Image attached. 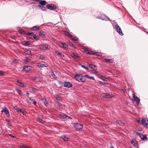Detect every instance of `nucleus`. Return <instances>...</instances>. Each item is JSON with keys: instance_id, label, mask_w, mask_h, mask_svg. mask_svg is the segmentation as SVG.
<instances>
[{"instance_id": "nucleus-1", "label": "nucleus", "mask_w": 148, "mask_h": 148, "mask_svg": "<svg viewBox=\"0 0 148 148\" xmlns=\"http://www.w3.org/2000/svg\"><path fill=\"white\" fill-rule=\"evenodd\" d=\"M136 134L139 136L143 140H148V138L146 135H143L142 134L138 132H136Z\"/></svg>"}, {"instance_id": "nucleus-2", "label": "nucleus", "mask_w": 148, "mask_h": 148, "mask_svg": "<svg viewBox=\"0 0 148 148\" xmlns=\"http://www.w3.org/2000/svg\"><path fill=\"white\" fill-rule=\"evenodd\" d=\"M40 48L42 50H47L49 49L50 48L49 45H48L42 44L40 45Z\"/></svg>"}, {"instance_id": "nucleus-3", "label": "nucleus", "mask_w": 148, "mask_h": 148, "mask_svg": "<svg viewBox=\"0 0 148 148\" xmlns=\"http://www.w3.org/2000/svg\"><path fill=\"white\" fill-rule=\"evenodd\" d=\"M103 98H110L114 97V95L112 94H107L105 93H103L101 95Z\"/></svg>"}, {"instance_id": "nucleus-4", "label": "nucleus", "mask_w": 148, "mask_h": 148, "mask_svg": "<svg viewBox=\"0 0 148 148\" xmlns=\"http://www.w3.org/2000/svg\"><path fill=\"white\" fill-rule=\"evenodd\" d=\"M115 28L116 30V31L117 32L121 35L123 36V33L122 30L121 29V28L120 27V26L116 24L115 25Z\"/></svg>"}, {"instance_id": "nucleus-5", "label": "nucleus", "mask_w": 148, "mask_h": 148, "mask_svg": "<svg viewBox=\"0 0 148 148\" xmlns=\"http://www.w3.org/2000/svg\"><path fill=\"white\" fill-rule=\"evenodd\" d=\"M142 123L143 124L144 126L146 127H148V119L143 118L141 120Z\"/></svg>"}, {"instance_id": "nucleus-6", "label": "nucleus", "mask_w": 148, "mask_h": 148, "mask_svg": "<svg viewBox=\"0 0 148 148\" xmlns=\"http://www.w3.org/2000/svg\"><path fill=\"white\" fill-rule=\"evenodd\" d=\"M74 126L75 129L77 130H81L83 127L82 125L78 123H75Z\"/></svg>"}, {"instance_id": "nucleus-7", "label": "nucleus", "mask_w": 148, "mask_h": 148, "mask_svg": "<svg viewBox=\"0 0 148 148\" xmlns=\"http://www.w3.org/2000/svg\"><path fill=\"white\" fill-rule=\"evenodd\" d=\"M47 7L48 9L51 10H54L57 9L56 6L52 4H48L47 5Z\"/></svg>"}, {"instance_id": "nucleus-8", "label": "nucleus", "mask_w": 148, "mask_h": 148, "mask_svg": "<svg viewBox=\"0 0 148 148\" xmlns=\"http://www.w3.org/2000/svg\"><path fill=\"white\" fill-rule=\"evenodd\" d=\"M133 98L134 101H136V104L138 105L140 101V99L137 97L134 94H133Z\"/></svg>"}, {"instance_id": "nucleus-9", "label": "nucleus", "mask_w": 148, "mask_h": 148, "mask_svg": "<svg viewBox=\"0 0 148 148\" xmlns=\"http://www.w3.org/2000/svg\"><path fill=\"white\" fill-rule=\"evenodd\" d=\"M32 67L30 66H26L23 67V70L25 71H29L31 70Z\"/></svg>"}, {"instance_id": "nucleus-10", "label": "nucleus", "mask_w": 148, "mask_h": 148, "mask_svg": "<svg viewBox=\"0 0 148 148\" xmlns=\"http://www.w3.org/2000/svg\"><path fill=\"white\" fill-rule=\"evenodd\" d=\"M72 84L69 82H65L64 83V86L67 88H70L72 86Z\"/></svg>"}, {"instance_id": "nucleus-11", "label": "nucleus", "mask_w": 148, "mask_h": 148, "mask_svg": "<svg viewBox=\"0 0 148 148\" xmlns=\"http://www.w3.org/2000/svg\"><path fill=\"white\" fill-rule=\"evenodd\" d=\"M59 46L61 48H62L64 49H66L68 48L67 45L66 43H63L62 42H61L60 43Z\"/></svg>"}, {"instance_id": "nucleus-12", "label": "nucleus", "mask_w": 148, "mask_h": 148, "mask_svg": "<svg viewBox=\"0 0 148 148\" xmlns=\"http://www.w3.org/2000/svg\"><path fill=\"white\" fill-rule=\"evenodd\" d=\"M81 74L78 73L76 74L75 76L74 77L75 79L79 82H80L81 80Z\"/></svg>"}, {"instance_id": "nucleus-13", "label": "nucleus", "mask_w": 148, "mask_h": 148, "mask_svg": "<svg viewBox=\"0 0 148 148\" xmlns=\"http://www.w3.org/2000/svg\"><path fill=\"white\" fill-rule=\"evenodd\" d=\"M15 109L16 111L17 112H21L24 115H25L26 114V112L23 109L17 108H15Z\"/></svg>"}, {"instance_id": "nucleus-14", "label": "nucleus", "mask_w": 148, "mask_h": 148, "mask_svg": "<svg viewBox=\"0 0 148 148\" xmlns=\"http://www.w3.org/2000/svg\"><path fill=\"white\" fill-rule=\"evenodd\" d=\"M101 19L103 20H105L107 21L109 20L111 21L109 18L106 16L103 15V16H101Z\"/></svg>"}, {"instance_id": "nucleus-15", "label": "nucleus", "mask_w": 148, "mask_h": 148, "mask_svg": "<svg viewBox=\"0 0 148 148\" xmlns=\"http://www.w3.org/2000/svg\"><path fill=\"white\" fill-rule=\"evenodd\" d=\"M55 106L56 107L60 108H62L63 107L62 104L59 102L56 103L55 104Z\"/></svg>"}, {"instance_id": "nucleus-16", "label": "nucleus", "mask_w": 148, "mask_h": 148, "mask_svg": "<svg viewBox=\"0 0 148 148\" xmlns=\"http://www.w3.org/2000/svg\"><path fill=\"white\" fill-rule=\"evenodd\" d=\"M42 101L43 102L44 105L46 106H47L48 105V102L46 100V99L45 98L43 97L42 99Z\"/></svg>"}, {"instance_id": "nucleus-17", "label": "nucleus", "mask_w": 148, "mask_h": 148, "mask_svg": "<svg viewBox=\"0 0 148 148\" xmlns=\"http://www.w3.org/2000/svg\"><path fill=\"white\" fill-rule=\"evenodd\" d=\"M88 66L90 68L93 69V70H96L97 69V68L95 65L92 64H88Z\"/></svg>"}, {"instance_id": "nucleus-18", "label": "nucleus", "mask_w": 148, "mask_h": 148, "mask_svg": "<svg viewBox=\"0 0 148 148\" xmlns=\"http://www.w3.org/2000/svg\"><path fill=\"white\" fill-rule=\"evenodd\" d=\"M55 53L57 54L58 56H60L62 58L64 57V55L61 52H59L58 51H55Z\"/></svg>"}, {"instance_id": "nucleus-19", "label": "nucleus", "mask_w": 148, "mask_h": 148, "mask_svg": "<svg viewBox=\"0 0 148 148\" xmlns=\"http://www.w3.org/2000/svg\"><path fill=\"white\" fill-rule=\"evenodd\" d=\"M132 144L135 146H137V144L136 143V141L135 140H133L131 141Z\"/></svg>"}, {"instance_id": "nucleus-20", "label": "nucleus", "mask_w": 148, "mask_h": 148, "mask_svg": "<svg viewBox=\"0 0 148 148\" xmlns=\"http://www.w3.org/2000/svg\"><path fill=\"white\" fill-rule=\"evenodd\" d=\"M84 77L87 78L89 79H90L95 80L94 77L93 76H91L88 75H84Z\"/></svg>"}, {"instance_id": "nucleus-21", "label": "nucleus", "mask_w": 148, "mask_h": 148, "mask_svg": "<svg viewBox=\"0 0 148 148\" xmlns=\"http://www.w3.org/2000/svg\"><path fill=\"white\" fill-rule=\"evenodd\" d=\"M50 75L54 79H56L57 78V77L56 75L52 71L50 73Z\"/></svg>"}, {"instance_id": "nucleus-22", "label": "nucleus", "mask_w": 148, "mask_h": 148, "mask_svg": "<svg viewBox=\"0 0 148 148\" xmlns=\"http://www.w3.org/2000/svg\"><path fill=\"white\" fill-rule=\"evenodd\" d=\"M40 29V27H37L36 26H33L32 29V30L33 31H36L37 30H38Z\"/></svg>"}, {"instance_id": "nucleus-23", "label": "nucleus", "mask_w": 148, "mask_h": 148, "mask_svg": "<svg viewBox=\"0 0 148 148\" xmlns=\"http://www.w3.org/2000/svg\"><path fill=\"white\" fill-rule=\"evenodd\" d=\"M30 38L32 40H37L38 39V38L37 37V36L35 35H33V36H32L30 37Z\"/></svg>"}, {"instance_id": "nucleus-24", "label": "nucleus", "mask_w": 148, "mask_h": 148, "mask_svg": "<svg viewBox=\"0 0 148 148\" xmlns=\"http://www.w3.org/2000/svg\"><path fill=\"white\" fill-rule=\"evenodd\" d=\"M116 123L120 125L123 126L124 125V123L120 120H117Z\"/></svg>"}, {"instance_id": "nucleus-25", "label": "nucleus", "mask_w": 148, "mask_h": 148, "mask_svg": "<svg viewBox=\"0 0 148 148\" xmlns=\"http://www.w3.org/2000/svg\"><path fill=\"white\" fill-rule=\"evenodd\" d=\"M38 34L42 38H45L46 37L45 35L44 34L43 32L39 31L38 32Z\"/></svg>"}, {"instance_id": "nucleus-26", "label": "nucleus", "mask_w": 148, "mask_h": 148, "mask_svg": "<svg viewBox=\"0 0 148 148\" xmlns=\"http://www.w3.org/2000/svg\"><path fill=\"white\" fill-rule=\"evenodd\" d=\"M55 98L58 100H60L61 99V98L60 97L59 95L56 94L54 96Z\"/></svg>"}, {"instance_id": "nucleus-27", "label": "nucleus", "mask_w": 148, "mask_h": 148, "mask_svg": "<svg viewBox=\"0 0 148 148\" xmlns=\"http://www.w3.org/2000/svg\"><path fill=\"white\" fill-rule=\"evenodd\" d=\"M17 82L19 84H18L19 86H20L22 87H24V86L23 84L20 81L18 80L17 81Z\"/></svg>"}, {"instance_id": "nucleus-28", "label": "nucleus", "mask_w": 148, "mask_h": 148, "mask_svg": "<svg viewBox=\"0 0 148 148\" xmlns=\"http://www.w3.org/2000/svg\"><path fill=\"white\" fill-rule=\"evenodd\" d=\"M85 77H84V76H83L81 74V80L80 81V82H85Z\"/></svg>"}, {"instance_id": "nucleus-29", "label": "nucleus", "mask_w": 148, "mask_h": 148, "mask_svg": "<svg viewBox=\"0 0 148 148\" xmlns=\"http://www.w3.org/2000/svg\"><path fill=\"white\" fill-rule=\"evenodd\" d=\"M39 67L41 68H43L47 67L48 66V65L46 64H40L38 65Z\"/></svg>"}, {"instance_id": "nucleus-30", "label": "nucleus", "mask_w": 148, "mask_h": 148, "mask_svg": "<svg viewBox=\"0 0 148 148\" xmlns=\"http://www.w3.org/2000/svg\"><path fill=\"white\" fill-rule=\"evenodd\" d=\"M61 138L65 141H67L69 139L68 138L65 136H61Z\"/></svg>"}, {"instance_id": "nucleus-31", "label": "nucleus", "mask_w": 148, "mask_h": 148, "mask_svg": "<svg viewBox=\"0 0 148 148\" xmlns=\"http://www.w3.org/2000/svg\"><path fill=\"white\" fill-rule=\"evenodd\" d=\"M64 34L68 36H69L70 37H72V35L69 32L67 31H64Z\"/></svg>"}, {"instance_id": "nucleus-32", "label": "nucleus", "mask_w": 148, "mask_h": 148, "mask_svg": "<svg viewBox=\"0 0 148 148\" xmlns=\"http://www.w3.org/2000/svg\"><path fill=\"white\" fill-rule=\"evenodd\" d=\"M70 55L71 57H73L75 59H77L78 57V56H76L75 53H71Z\"/></svg>"}, {"instance_id": "nucleus-33", "label": "nucleus", "mask_w": 148, "mask_h": 148, "mask_svg": "<svg viewBox=\"0 0 148 148\" xmlns=\"http://www.w3.org/2000/svg\"><path fill=\"white\" fill-rule=\"evenodd\" d=\"M37 120L39 122L41 123H45V122L42 119L38 118L37 119Z\"/></svg>"}, {"instance_id": "nucleus-34", "label": "nucleus", "mask_w": 148, "mask_h": 148, "mask_svg": "<svg viewBox=\"0 0 148 148\" xmlns=\"http://www.w3.org/2000/svg\"><path fill=\"white\" fill-rule=\"evenodd\" d=\"M19 32L21 34H23L24 35L26 34L27 33L25 31H24L23 29H21L19 30Z\"/></svg>"}, {"instance_id": "nucleus-35", "label": "nucleus", "mask_w": 148, "mask_h": 148, "mask_svg": "<svg viewBox=\"0 0 148 148\" xmlns=\"http://www.w3.org/2000/svg\"><path fill=\"white\" fill-rule=\"evenodd\" d=\"M80 65L82 68H84L85 70H87L88 71H89L88 70L89 69V68L87 66H86L85 65H82L81 64H80Z\"/></svg>"}, {"instance_id": "nucleus-36", "label": "nucleus", "mask_w": 148, "mask_h": 148, "mask_svg": "<svg viewBox=\"0 0 148 148\" xmlns=\"http://www.w3.org/2000/svg\"><path fill=\"white\" fill-rule=\"evenodd\" d=\"M8 110L5 107L4 108L2 109V110L1 111V112L2 113L3 112H4L5 113Z\"/></svg>"}, {"instance_id": "nucleus-37", "label": "nucleus", "mask_w": 148, "mask_h": 148, "mask_svg": "<svg viewBox=\"0 0 148 148\" xmlns=\"http://www.w3.org/2000/svg\"><path fill=\"white\" fill-rule=\"evenodd\" d=\"M46 3V1H40V4L42 5H45Z\"/></svg>"}, {"instance_id": "nucleus-38", "label": "nucleus", "mask_w": 148, "mask_h": 148, "mask_svg": "<svg viewBox=\"0 0 148 148\" xmlns=\"http://www.w3.org/2000/svg\"><path fill=\"white\" fill-rule=\"evenodd\" d=\"M25 52L28 55H32V52L31 51L29 50H27L25 51Z\"/></svg>"}, {"instance_id": "nucleus-39", "label": "nucleus", "mask_w": 148, "mask_h": 148, "mask_svg": "<svg viewBox=\"0 0 148 148\" xmlns=\"http://www.w3.org/2000/svg\"><path fill=\"white\" fill-rule=\"evenodd\" d=\"M94 55L95 56H102L101 53H100V52H97L95 53V54Z\"/></svg>"}, {"instance_id": "nucleus-40", "label": "nucleus", "mask_w": 148, "mask_h": 148, "mask_svg": "<svg viewBox=\"0 0 148 148\" xmlns=\"http://www.w3.org/2000/svg\"><path fill=\"white\" fill-rule=\"evenodd\" d=\"M16 91L18 93L19 95H21L22 94V92L20 90L18 89H16Z\"/></svg>"}, {"instance_id": "nucleus-41", "label": "nucleus", "mask_w": 148, "mask_h": 148, "mask_svg": "<svg viewBox=\"0 0 148 148\" xmlns=\"http://www.w3.org/2000/svg\"><path fill=\"white\" fill-rule=\"evenodd\" d=\"M72 39L74 41H78L79 40V39L77 37H72Z\"/></svg>"}, {"instance_id": "nucleus-42", "label": "nucleus", "mask_w": 148, "mask_h": 148, "mask_svg": "<svg viewBox=\"0 0 148 148\" xmlns=\"http://www.w3.org/2000/svg\"><path fill=\"white\" fill-rule=\"evenodd\" d=\"M69 45L71 46L72 47L74 48H75V46L74 45V44L72 43L71 42H70L69 43Z\"/></svg>"}, {"instance_id": "nucleus-43", "label": "nucleus", "mask_w": 148, "mask_h": 148, "mask_svg": "<svg viewBox=\"0 0 148 148\" xmlns=\"http://www.w3.org/2000/svg\"><path fill=\"white\" fill-rule=\"evenodd\" d=\"M34 34V33L33 32H31L30 33L28 32V33H27L26 35L27 36H29L32 35H33Z\"/></svg>"}, {"instance_id": "nucleus-44", "label": "nucleus", "mask_w": 148, "mask_h": 148, "mask_svg": "<svg viewBox=\"0 0 148 148\" xmlns=\"http://www.w3.org/2000/svg\"><path fill=\"white\" fill-rule=\"evenodd\" d=\"M105 60L106 61V62H108L109 63H112V62H110V61H111V60L110 59H105Z\"/></svg>"}, {"instance_id": "nucleus-45", "label": "nucleus", "mask_w": 148, "mask_h": 148, "mask_svg": "<svg viewBox=\"0 0 148 148\" xmlns=\"http://www.w3.org/2000/svg\"><path fill=\"white\" fill-rule=\"evenodd\" d=\"M26 95H27V96L28 97L29 99V100L30 101H33V100H32L31 98L29 97V94L28 92H27L26 93Z\"/></svg>"}, {"instance_id": "nucleus-46", "label": "nucleus", "mask_w": 148, "mask_h": 148, "mask_svg": "<svg viewBox=\"0 0 148 148\" xmlns=\"http://www.w3.org/2000/svg\"><path fill=\"white\" fill-rule=\"evenodd\" d=\"M4 74V73L2 71H0V76H2Z\"/></svg>"}, {"instance_id": "nucleus-47", "label": "nucleus", "mask_w": 148, "mask_h": 148, "mask_svg": "<svg viewBox=\"0 0 148 148\" xmlns=\"http://www.w3.org/2000/svg\"><path fill=\"white\" fill-rule=\"evenodd\" d=\"M25 44L27 45H30L31 44V42L30 41H27L25 42Z\"/></svg>"}, {"instance_id": "nucleus-48", "label": "nucleus", "mask_w": 148, "mask_h": 148, "mask_svg": "<svg viewBox=\"0 0 148 148\" xmlns=\"http://www.w3.org/2000/svg\"><path fill=\"white\" fill-rule=\"evenodd\" d=\"M32 90L33 92H36L37 91V90L36 88H32Z\"/></svg>"}, {"instance_id": "nucleus-49", "label": "nucleus", "mask_w": 148, "mask_h": 148, "mask_svg": "<svg viewBox=\"0 0 148 148\" xmlns=\"http://www.w3.org/2000/svg\"><path fill=\"white\" fill-rule=\"evenodd\" d=\"M5 114L8 117L10 115H9V112L8 110L5 113Z\"/></svg>"}, {"instance_id": "nucleus-50", "label": "nucleus", "mask_w": 148, "mask_h": 148, "mask_svg": "<svg viewBox=\"0 0 148 148\" xmlns=\"http://www.w3.org/2000/svg\"><path fill=\"white\" fill-rule=\"evenodd\" d=\"M30 59L28 58H26V61L27 62H29L30 61Z\"/></svg>"}, {"instance_id": "nucleus-51", "label": "nucleus", "mask_w": 148, "mask_h": 148, "mask_svg": "<svg viewBox=\"0 0 148 148\" xmlns=\"http://www.w3.org/2000/svg\"><path fill=\"white\" fill-rule=\"evenodd\" d=\"M46 9L45 7L44 6H42L41 8V10L43 11L45 10Z\"/></svg>"}, {"instance_id": "nucleus-52", "label": "nucleus", "mask_w": 148, "mask_h": 148, "mask_svg": "<svg viewBox=\"0 0 148 148\" xmlns=\"http://www.w3.org/2000/svg\"><path fill=\"white\" fill-rule=\"evenodd\" d=\"M63 117L64 118L67 119V118L68 117V116H67L66 115V114H64L63 115Z\"/></svg>"}, {"instance_id": "nucleus-53", "label": "nucleus", "mask_w": 148, "mask_h": 148, "mask_svg": "<svg viewBox=\"0 0 148 148\" xmlns=\"http://www.w3.org/2000/svg\"><path fill=\"white\" fill-rule=\"evenodd\" d=\"M21 148H30V147H27L25 146H21Z\"/></svg>"}, {"instance_id": "nucleus-54", "label": "nucleus", "mask_w": 148, "mask_h": 148, "mask_svg": "<svg viewBox=\"0 0 148 148\" xmlns=\"http://www.w3.org/2000/svg\"><path fill=\"white\" fill-rule=\"evenodd\" d=\"M92 72L95 74H97V72L95 70H93L92 71Z\"/></svg>"}, {"instance_id": "nucleus-55", "label": "nucleus", "mask_w": 148, "mask_h": 148, "mask_svg": "<svg viewBox=\"0 0 148 148\" xmlns=\"http://www.w3.org/2000/svg\"><path fill=\"white\" fill-rule=\"evenodd\" d=\"M122 90L123 91V93H125L126 89H125L123 88V89H122Z\"/></svg>"}, {"instance_id": "nucleus-56", "label": "nucleus", "mask_w": 148, "mask_h": 148, "mask_svg": "<svg viewBox=\"0 0 148 148\" xmlns=\"http://www.w3.org/2000/svg\"><path fill=\"white\" fill-rule=\"evenodd\" d=\"M87 53L88 54H91L93 53V52L92 51H90V52H88Z\"/></svg>"}, {"instance_id": "nucleus-57", "label": "nucleus", "mask_w": 148, "mask_h": 148, "mask_svg": "<svg viewBox=\"0 0 148 148\" xmlns=\"http://www.w3.org/2000/svg\"><path fill=\"white\" fill-rule=\"evenodd\" d=\"M140 28L142 29L143 30H144V31L145 32V28L141 26L140 27Z\"/></svg>"}, {"instance_id": "nucleus-58", "label": "nucleus", "mask_w": 148, "mask_h": 148, "mask_svg": "<svg viewBox=\"0 0 148 148\" xmlns=\"http://www.w3.org/2000/svg\"><path fill=\"white\" fill-rule=\"evenodd\" d=\"M9 136H10L12 138H14V136L12 135L11 134H9Z\"/></svg>"}, {"instance_id": "nucleus-59", "label": "nucleus", "mask_w": 148, "mask_h": 148, "mask_svg": "<svg viewBox=\"0 0 148 148\" xmlns=\"http://www.w3.org/2000/svg\"><path fill=\"white\" fill-rule=\"evenodd\" d=\"M6 121H7V122L8 123H10V121L9 120H8V119H6Z\"/></svg>"}, {"instance_id": "nucleus-60", "label": "nucleus", "mask_w": 148, "mask_h": 148, "mask_svg": "<svg viewBox=\"0 0 148 148\" xmlns=\"http://www.w3.org/2000/svg\"><path fill=\"white\" fill-rule=\"evenodd\" d=\"M33 103L35 105L36 103V101H33Z\"/></svg>"}, {"instance_id": "nucleus-61", "label": "nucleus", "mask_w": 148, "mask_h": 148, "mask_svg": "<svg viewBox=\"0 0 148 148\" xmlns=\"http://www.w3.org/2000/svg\"><path fill=\"white\" fill-rule=\"evenodd\" d=\"M97 18H98V19H101V16H98Z\"/></svg>"}, {"instance_id": "nucleus-62", "label": "nucleus", "mask_w": 148, "mask_h": 148, "mask_svg": "<svg viewBox=\"0 0 148 148\" xmlns=\"http://www.w3.org/2000/svg\"><path fill=\"white\" fill-rule=\"evenodd\" d=\"M8 124L10 126H11L12 124L10 123H10H8Z\"/></svg>"}, {"instance_id": "nucleus-63", "label": "nucleus", "mask_w": 148, "mask_h": 148, "mask_svg": "<svg viewBox=\"0 0 148 148\" xmlns=\"http://www.w3.org/2000/svg\"><path fill=\"white\" fill-rule=\"evenodd\" d=\"M110 148H114V146L112 145L110 146Z\"/></svg>"}, {"instance_id": "nucleus-64", "label": "nucleus", "mask_w": 148, "mask_h": 148, "mask_svg": "<svg viewBox=\"0 0 148 148\" xmlns=\"http://www.w3.org/2000/svg\"><path fill=\"white\" fill-rule=\"evenodd\" d=\"M103 78H102V79L103 80H104L105 79H106L104 77H102Z\"/></svg>"}]
</instances>
